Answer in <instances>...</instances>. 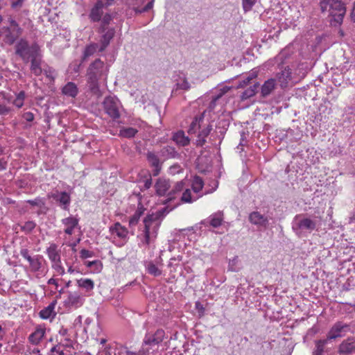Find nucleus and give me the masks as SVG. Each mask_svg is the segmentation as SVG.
I'll return each instance as SVG.
<instances>
[{
  "label": "nucleus",
  "instance_id": "nucleus-5",
  "mask_svg": "<svg viewBox=\"0 0 355 355\" xmlns=\"http://www.w3.org/2000/svg\"><path fill=\"white\" fill-rule=\"evenodd\" d=\"M120 102L118 98L113 96H107L103 102V109L112 119H116L120 117Z\"/></svg>",
  "mask_w": 355,
  "mask_h": 355
},
{
  "label": "nucleus",
  "instance_id": "nucleus-35",
  "mask_svg": "<svg viewBox=\"0 0 355 355\" xmlns=\"http://www.w3.org/2000/svg\"><path fill=\"white\" fill-rule=\"evenodd\" d=\"M56 304V300L53 301L47 307L40 311V316L43 319H48L51 318V315L55 316V313L54 311V309Z\"/></svg>",
  "mask_w": 355,
  "mask_h": 355
},
{
  "label": "nucleus",
  "instance_id": "nucleus-34",
  "mask_svg": "<svg viewBox=\"0 0 355 355\" xmlns=\"http://www.w3.org/2000/svg\"><path fill=\"white\" fill-rule=\"evenodd\" d=\"M98 44L96 43H92L87 45L83 52L81 63L85 62L88 58L93 55L97 51H98Z\"/></svg>",
  "mask_w": 355,
  "mask_h": 355
},
{
  "label": "nucleus",
  "instance_id": "nucleus-28",
  "mask_svg": "<svg viewBox=\"0 0 355 355\" xmlns=\"http://www.w3.org/2000/svg\"><path fill=\"white\" fill-rule=\"evenodd\" d=\"M62 92L65 96L75 98L78 94V89L74 83L69 82L63 87Z\"/></svg>",
  "mask_w": 355,
  "mask_h": 355
},
{
  "label": "nucleus",
  "instance_id": "nucleus-61",
  "mask_svg": "<svg viewBox=\"0 0 355 355\" xmlns=\"http://www.w3.org/2000/svg\"><path fill=\"white\" fill-rule=\"evenodd\" d=\"M85 264L89 268H92L93 266H97L96 269H98V266H101V263L98 260H95L93 261H87V262H86Z\"/></svg>",
  "mask_w": 355,
  "mask_h": 355
},
{
  "label": "nucleus",
  "instance_id": "nucleus-7",
  "mask_svg": "<svg viewBox=\"0 0 355 355\" xmlns=\"http://www.w3.org/2000/svg\"><path fill=\"white\" fill-rule=\"evenodd\" d=\"M107 71L104 62L99 58L92 62L87 71V76H92L101 78L105 72Z\"/></svg>",
  "mask_w": 355,
  "mask_h": 355
},
{
  "label": "nucleus",
  "instance_id": "nucleus-13",
  "mask_svg": "<svg viewBox=\"0 0 355 355\" xmlns=\"http://www.w3.org/2000/svg\"><path fill=\"white\" fill-rule=\"evenodd\" d=\"M104 2L102 0L96 1L94 7L92 8L89 17L93 22L100 21L103 15Z\"/></svg>",
  "mask_w": 355,
  "mask_h": 355
},
{
  "label": "nucleus",
  "instance_id": "nucleus-44",
  "mask_svg": "<svg viewBox=\"0 0 355 355\" xmlns=\"http://www.w3.org/2000/svg\"><path fill=\"white\" fill-rule=\"evenodd\" d=\"M137 132V130L133 128H123L120 130L119 135L125 137V138H131L133 137L136 133Z\"/></svg>",
  "mask_w": 355,
  "mask_h": 355
},
{
  "label": "nucleus",
  "instance_id": "nucleus-12",
  "mask_svg": "<svg viewBox=\"0 0 355 355\" xmlns=\"http://www.w3.org/2000/svg\"><path fill=\"white\" fill-rule=\"evenodd\" d=\"M174 81L175 84L173 91L179 89L188 91L191 89V84L188 81L186 74L181 71H178L174 76Z\"/></svg>",
  "mask_w": 355,
  "mask_h": 355
},
{
  "label": "nucleus",
  "instance_id": "nucleus-26",
  "mask_svg": "<svg viewBox=\"0 0 355 355\" xmlns=\"http://www.w3.org/2000/svg\"><path fill=\"white\" fill-rule=\"evenodd\" d=\"M45 334V329L41 327H37L28 337V340L33 345H37L43 338Z\"/></svg>",
  "mask_w": 355,
  "mask_h": 355
},
{
  "label": "nucleus",
  "instance_id": "nucleus-18",
  "mask_svg": "<svg viewBox=\"0 0 355 355\" xmlns=\"http://www.w3.org/2000/svg\"><path fill=\"white\" fill-rule=\"evenodd\" d=\"M64 304L67 306L78 307L83 304V298L77 292H69L68 297Z\"/></svg>",
  "mask_w": 355,
  "mask_h": 355
},
{
  "label": "nucleus",
  "instance_id": "nucleus-58",
  "mask_svg": "<svg viewBox=\"0 0 355 355\" xmlns=\"http://www.w3.org/2000/svg\"><path fill=\"white\" fill-rule=\"evenodd\" d=\"M21 255L26 259L29 263L33 259V257L29 255L28 250L27 249H21L20 251Z\"/></svg>",
  "mask_w": 355,
  "mask_h": 355
},
{
  "label": "nucleus",
  "instance_id": "nucleus-23",
  "mask_svg": "<svg viewBox=\"0 0 355 355\" xmlns=\"http://www.w3.org/2000/svg\"><path fill=\"white\" fill-rule=\"evenodd\" d=\"M100 78H94L92 76H87V85L89 91L97 97L101 96V92L99 88L98 80Z\"/></svg>",
  "mask_w": 355,
  "mask_h": 355
},
{
  "label": "nucleus",
  "instance_id": "nucleus-48",
  "mask_svg": "<svg viewBox=\"0 0 355 355\" xmlns=\"http://www.w3.org/2000/svg\"><path fill=\"white\" fill-rule=\"evenodd\" d=\"M35 227L36 223L34 221L29 220L26 222L22 226H21V230L26 234H29L33 231V230Z\"/></svg>",
  "mask_w": 355,
  "mask_h": 355
},
{
  "label": "nucleus",
  "instance_id": "nucleus-29",
  "mask_svg": "<svg viewBox=\"0 0 355 355\" xmlns=\"http://www.w3.org/2000/svg\"><path fill=\"white\" fill-rule=\"evenodd\" d=\"M159 153L165 159L175 158L180 156V154L176 151L175 148L171 146H164L160 150Z\"/></svg>",
  "mask_w": 355,
  "mask_h": 355
},
{
  "label": "nucleus",
  "instance_id": "nucleus-3",
  "mask_svg": "<svg viewBox=\"0 0 355 355\" xmlns=\"http://www.w3.org/2000/svg\"><path fill=\"white\" fill-rule=\"evenodd\" d=\"M292 228L298 235L302 232H311L316 228V221L304 214H298L293 220Z\"/></svg>",
  "mask_w": 355,
  "mask_h": 355
},
{
  "label": "nucleus",
  "instance_id": "nucleus-39",
  "mask_svg": "<svg viewBox=\"0 0 355 355\" xmlns=\"http://www.w3.org/2000/svg\"><path fill=\"white\" fill-rule=\"evenodd\" d=\"M78 287L85 289L86 291H91L94 289V283L90 279L81 278L77 280Z\"/></svg>",
  "mask_w": 355,
  "mask_h": 355
},
{
  "label": "nucleus",
  "instance_id": "nucleus-6",
  "mask_svg": "<svg viewBox=\"0 0 355 355\" xmlns=\"http://www.w3.org/2000/svg\"><path fill=\"white\" fill-rule=\"evenodd\" d=\"M351 331L349 324L343 322H336L329 331L327 339L328 340H335L337 338L344 336L347 333Z\"/></svg>",
  "mask_w": 355,
  "mask_h": 355
},
{
  "label": "nucleus",
  "instance_id": "nucleus-24",
  "mask_svg": "<svg viewBox=\"0 0 355 355\" xmlns=\"http://www.w3.org/2000/svg\"><path fill=\"white\" fill-rule=\"evenodd\" d=\"M156 193L158 196H164L170 188V182L165 179L159 178L155 184Z\"/></svg>",
  "mask_w": 355,
  "mask_h": 355
},
{
  "label": "nucleus",
  "instance_id": "nucleus-1",
  "mask_svg": "<svg viewBox=\"0 0 355 355\" xmlns=\"http://www.w3.org/2000/svg\"><path fill=\"white\" fill-rule=\"evenodd\" d=\"M320 9L322 12L328 13L331 17V24L336 26L340 25L343 20L346 12L344 3L340 0H320Z\"/></svg>",
  "mask_w": 355,
  "mask_h": 355
},
{
  "label": "nucleus",
  "instance_id": "nucleus-20",
  "mask_svg": "<svg viewBox=\"0 0 355 355\" xmlns=\"http://www.w3.org/2000/svg\"><path fill=\"white\" fill-rule=\"evenodd\" d=\"M276 87V80L275 78H270L264 82L261 87V95L262 97L266 98L269 96Z\"/></svg>",
  "mask_w": 355,
  "mask_h": 355
},
{
  "label": "nucleus",
  "instance_id": "nucleus-9",
  "mask_svg": "<svg viewBox=\"0 0 355 355\" xmlns=\"http://www.w3.org/2000/svg\"><path fill=\"white\" fill-rule=\"evenodd\" d=\"M155 0H151L143 8L139 7L143 5L144 0H124L125 4L129 8L132 9L136 15L142 12H148L153 7Z\"/></svg>",
  "mask_w": 355,
  "mask_h": 355
},
{
  "label": "nucleus",
  "instance_id": "nucleus-37",
  "mask_svg": "<svg viewBox=\"0 0 355 355\" xmlns=\"http://www.w3.org/2000/svg\"><path fill=\"white\" fill-rule=\"evenodd\" d=\"M259 87V83H255L253 85L246 89L241 96V100H246L254 96L257 94Z\"/></svg>",
  "mask_w": 355,
  "mask_h": 355
},
{
  "label": "nucleus",
  "instance_id": "nucleus-22",
  "mask_svg": "<svg viewBox=\"0 0 355 355\" xmlns=\"http://www.w3.org/2000/svg\"><path fill=\"white\" fill-rule=\"evenodd\" d=\"M62 223L67 227L64 230V232L69 235H71L73 232L74 228L78 226V219L73 216L63 218L62 220Z\"/></svg>",
  "mask_w": 355,
  "mask_h": 355
},
{
  "label": "nucleus",
  "instance_id": "nucleus-54",
  "mask_svg": "<svg viewBox=\"0 0 355 355\" xmlns=\"http://www.w3.org/2000/svg\"><path fill=\"white\" fill-rule=\"evenodd\" d=\"M53 268L60 275L64 274V268L61 266V261L60 260V262L53 263Z\"/></svg>",
  "mask_w": 355,
  "mask_h": 355
},
{
  "label": "nucleus",
  "instance_id": "nucleus-49",
  "mask_svg": "<svg viewBox=\"0 0 355 355\" xmlns=\"http://www.w3.org/2000/svg\"><path fill=\"white\" fill-rule=\"evenodd\" d=\"M200 120H202V118L198 119V118L196 117L193 119V121L191 122V123L189 128V130H188L189 134H194V133H196L197 130L200 128L199 122Z\"/></svg>",
  "mask_w": 355,
  "mask_h": 355
},
{
  "label": "nucleus",
  "instance_id": "nucleus-56",
  "mask_svg": "<svg viewBox=\"0 0 355 355\" xmlns=\"http://www.w3.org/2000/svg\"><path fill=\"white\" fill-rule=\"evenodd\" d=\"M92 255H93L92 252L85 250V249H83L80 252V257L83 259H87L88 257H92Z\"/></svg>",
  "mask_w": 355,
  "mask_h": 355
},
{
  "label": "nucleus",
  "instance_id": "nucleus-14",
  "mask_svg": "<svg viewBox=\"0 0 355 355\" xmlns=\"http://www.w3.org/2000/svg\"><path fill=\"white\" fill-rule=\"evenodd\" d=\"M99 33L101 34V36L100 39L101 45L99 46L98 51L103 52L106 49L110 44V41L114 37L115 35V30L114 28L106 29V31Z\"/></svg>",
  "mask_w": 355,
  "mask_h": 355
},
{
  "label": "nucleus",
  "instance_id": "nucleus-10",
  "mask_svg": "<svg viewBox=\"0 0 355 355\" xmlns=\"http://www.w3.org/2000/svg\"><path fill=\"white\" fill-rule=\"evenodd\" d=\"M338 353L340 355H349L355 353V338L349 337L338 345Z\"/></svg>",
  "mask_w": 355,
  "mask_h": 355
},
{
  "label": "nucleus",
  "instance_id": "nucleus-42",
  "mask_svg": "<svg viewBox=\"0 0 355 355\" xmlns=\"http://www.w3.org/2000/svg\"><path fill=\"white\" fill-rule=\"evenodd\" d=\"M148 272L155 277L159 276L162 274L161 270H159L153 262L149 261L146 265Z\"/></svg>",
  "mask_w": 355,
  "mask_h": 355
},
{
  "label": "nucleus",
  "instance_id": "nucleus-52",
  "mask_svg": "<svg viewBox=\"0 0 355 355\" xmlns=\"http://www.w3.org/2000/svg\"><path fill=\"white\" fill-rule=\"evenodd\" d=\"M181 201L183 202H188L190 203L192 202L191 199V192L190 189H187L183 193L181 196Z\"/></svg>",
  "mask_w": 355,
  "mask_h": 355
},
{
  "label": "nucleus",
  "instance_id": "nucleus-38",
  "mask_svg": "<svg viewBox=\"0 0 355 355\" xmlns=\"http://www.w3.org/2000/svg\"><path fill=\"white\" fill-rule=\"evenodd\" d=\"M112 17L111 15H110L108 13H106L105 15L102 16L101 19V25L98 28V32L102 33V32L106 31V29H112V28H110L108 26L110 21H112Z\"/></svg>",
  "mask_w": 355,
  "mask_h": 355
},
{
  "label": "nucleus",
  "instance_id": "nucleus-32",
  "mask_svg": "<svg viewBox=\"0 0 355 355\" xmlns=\"http://www.w3.org/2000/svg\"><path fill=\"white\" fill-rule=\"evenodd\" d=\"M57 245L51 243L46 250V252L49 259L53 262L58 263L60 260V255L57 250Z\"/></svg>",
  "mask_w": 355,
  "mask_h": 355
},
{
  "label": "nucleus",
  "instance_id": "nucleus-46",
  "mask_svg": "<svg viewBox=\"0 0 355 355\" xmlns=\"http://www.w3.org/2000/svg\"><path fill=\"white\" fill-rule=\"evenodd\" d=\"M203 185L204 183L202 179L198 176L195 177L192 184V189L193 191L198 193L203 188Z\"/></svg>",
  "mask_w": 355,
  "mask_h": 355
},
{
  "label": "nucleus",
  "instance_id": "nucleus-16",
  "mask_svg": "<svg viewBox=\"0 0 355 355\" xmlns=\"http://www.w3.org/2000/svg\"><path fill=\"white\" fill-rule=\"evenodd\" d=\"M42 53L40 52L39 55H36V54H35L34 58L29 60L31 61L30 70L31 73L36 76H40L43 72L44 69L42 68Z\"/></svg>",
  "mask_w": 355,
  "mask_h": 355
},
{
  "label": "nucleus",
  "instance_id": "nucleus-50",
  "mask_svg": "<svg viewBox=\"0 0 355 355\" xmlns=\"http://www.w3.org/2000/svg\"><path fill=\"white\" fill-rule=\"evenodd\" d=\"M46 77L50 80L53 81L55 77V70L49 67L43 69V72Z\"/></svg>",
  "mask_w": 355,
  "mask_h": 355
},
{
  "label": "nucleus",
  "instance_id": "nucleus-33",
  "mask_svg": "<svg viewBox=\"0 0 355 355\" xmlns=\"http://www.w3.org/2000/svg\"><path fill=\"white\" fill-rule=\"evenodd\" d=\"M212 130L211 125H207V126L202 130H201L198 135V139H196V145L198 146H202L205 142V138L210 134Z\"/></svg>",
  "mask_w": 355,
  "mask_h": 355
},
{
  "label": "nucleus",
  "instance_id": "nucleus-2",
  "mask_svg": "<svg viewBox=\"0 0 355 355\" xmlns=\"http://www.w3.org/2000/svg\"><path fill=\"white\" fill-rule=\"evenodd\" d=\"M41 52L40 48L37 43L29 45L25 39H20L15 45V53L19 55L24 62H28L34 58L35 54L39 55Z\"/></svg>",
  "mask_w": 355,
  "mask_h": 355
},
{
  "label": "nucleus",
  "instance_id": "nucleus-19",
  "mask_svg": "<svg viewBox=\"0 0 355 355\" xmlns=\"http://www.w3.org/2000/svg\"><path fill=\"white\" fill-rule=\"evenodd\" d=\"M105 355H137L136 353L129 351L126 347L122 345H115L110 347Z\"/></svg>",
  "mask_w": 355,
  "mask_h": 355
},
{
  "label": "nucleus",
  "instance_id": "nucleus-62",
  "mask_svg": "<svg viewBox=\"0 0 355 355\" xmlns=\"http://www.w3.org/2000/svg\"><path fill=\"white\" fill-rule=\"evenodd\" d=\"M249 84H250V83L248 82V80H246L245 78H244L243 80L239 81V83L236 88V89L244 88L246 86H248Z\"/></svg>",
  "mask_w": 355,
  "mask_h": 355
},
{
  "label": "nucleus",
  "instance_id": "nucleus-47",
  "mask_svg": "<svg viewBox=\"0 0 355 355\" xmlns=\"http://www.w3.org/2000/svg\"><path fill=\"white\" fill-rule=\"evenodd\" d=\"M25 98V92L24 91H21L17 96L16 98L13 101V104L18 108H20L24 105V101Z\"/></svg>",
  "mask_w": 355,
  "mask_h": 355
},
{
  "label": "nucleus",
  "instance_id": "nucleus-36",
  "mask_svg": "<svg viewBox=\"0 0 355 355\" xmlns=\"http://www.w3.org/2000/svg\"><path fill=\"white\" fill-rule=\"evenodd\" d=\"M276 78L280 83L282 87L286 86L288 80L291 79V73L288 69H284L276 74Z\"/></svg>",
  "mask_w": 355,
  "mask_h": 355
},
{
  "label": "nucleus",
  "instance_id": "nucleus-55",
  "mask_svg": "<svg viewBox=\"0 0 355 355\" xmlns=\"http://www.w3.org/2000/svg\"><path fill=\"white\" fill-rule=\"evenodd\" d=\"M12 111L11 107L3 104H0V115L6 116Z\"/></svg>",
  "mask_w": 355,
  "mask_h": 355
},
{
  "label": "nucleus",
  "instance_id": "nucleus-53",
  "mask_svg": "<svg viewBox=\"0 0 355 355\" xmlns=\"http://www.w3.org/2000/svg\"><path fill=\"white\" fill-rule=\"evenodd\" d=\"M26 202L32 206H37L39 207H42L45 205V202L40 198H37L34 200H28L26 201Z\"/></svg>",
  "mask_w": 355,
  "mask_h": 355
},
{
  "label": "nucleus",
  "instance_id": "nucleus-41",
  "mask_svg": "<svg viewBox=\"0 0 355 355\" xmlns=\"http://www.w3.org/2000/svg\"><path fill=\"white\" fill-rule=\"evenodd\" d=\"M328 340H319L315 342V349L313 352V355H323L325 345L328 343Z\"/></svg>",
  "mask_w": 355,
  "mask_h": 355
},
{
  "label": "nucleus",
  "instance_id": "nucleus-59",
  "mask_svg": "<svg viewBox=\"0 0 355 355\" xmlns=\"http://www.w3.org/2000/svg\"><path fill=\"white\" fill-rule=\"evenodd\" d=\"M151 349L150 347L147 346H144L143 344L142 348L139 351L138 353H136L137 355H149V351Z\"/></svg>",
  "mask_w": 355,
  "mask_h": 355
},
{
  "label": "nucleus",
  "instance_id": "nucleus-15",
  "mask_svg": "<svg viewBox=\"0 0 355 355\" xmlns=\"http://www.w3.org/2000/svg\"><path fill=\"white\" fill-rule=\"evenodd\" d=\"M146 159L149 164L153 168V175H158L162 168V162L158 156L154 152L148 151L146 153Z\"/></svg>",
  "mask_w": 355,
  "mask_h": 355
},
{
  "label": "nucleus",
  "instance_id": "nucleus-63",
  "mask_svg": "<svg viewBox=\"0 0 355 355\" xmlns=\"http://www.w3.org/2000/svg\"><path fill=\"white\" fill-rule=\"evenodd\" d=\"M152 179L148 178L144 181V187L145 189H149L152 185Z\"/></svg>",
  "mask_w": 355,
  "mask_h": 355
},
{
  "label": "nucleus",
  "instance_id": "nucleus-21",
  "mask_svg": "<svg viewBox=\"0 0 355 355\" xmlns=\"http://www.w3.org/2000/svg\"><path fill=\"white\" fill-rule=\"evenodd\" d=\"M52 197L54 200L60 202V206L63 209H69L71 198L70 196L66 191H62L60 193L53 194Z\"/></svg>",
  "mask_w": 355,
  "mask_h": 355
},
{
  "label": "nucleus",
  "instance_id": "nucleus-64",
  "mask_svg": "<svg viewBox=\"0 0 355 355\" xmlns=\"http://www.w3.org/2000/svg\"><path fill=\"white\" fill-rule=\"evenodd\" d=\"M257 74L255 73V72H252V73H250L249 76H248L245 79L246 80H248V82L250 83L251 81L254 79L255 78H257Z\"/></svg>",
  "mask_w": 355,
  "mask_h": 355
},
{
  "label": "nucleus",
  "instance_id": "nucleus-51",
  "mask_svg": "<svg viewBox=\"0 0 355 355\" xmlns=\"http://www.w3.org/2000/svg\"><path fill=\"white\" fill-rule=\"evenodd\" d=\"M256 2L257 0H242L243 8L245 12L251 10Z\"/></svg>",
  "mask_w": 355,
  "mask_h": 355
},
{
  "label": "nucleus",
  "instance_id": "nucleus-60",
  "mask_svg": "<svg viewBox=\"0 0 355 355\" xmlns=\"http://www.w3.org/2000/svg\"><path fill=\"white\" fill-rule=\"evenodd\" d=\"M23 118L28 121V122H31L33 121L34 119V115L32 112H25L24 114H23Z\"/></svg>",
  "mask_w": 355,
  "mask_h": 355
},
{
  "label": "nucleus",
  "instance_id": "nucleus-4",
  "mask_svg": "<svg viewBox=\"0 0 355 355\" xmlns=\"http://www.w3.org/2000/svg\"><path fill=\"white\" fill-rule=\"evenodd\" d=\"M9 25L4 28L5 42L9 45H12L17 39L22 34L23 29L19 26V23L14 19H8Z\"/></svg>",
  "mask_w": 355,
  "mask_h": 355
},
{
  "label": "nucleus",
  "instance_id": "nucleus-30",
  "mask_svg": "<svg viewBox=\"0 0 355 355\" xmlns=\"http://www.w3.org/2000/svg\"><path fill=\"white\" fill-rule=\"evenodd\" d=\"M164 209H162V211H157L156 213H153L150 215H155L157 217L155 219H154L151 222V227H150V232L152 236H154L155 238L157 236V232L159 229V225H160V219L163 216V212Z\"/></svg>",
  "mask_w": 355,
  "mask_h": 355
},
{
  "label": "nucleus",
  "instance_id": "nucleus-11",
  "mask_svg": "<svg viewBox=\"0 0 355 355\" xmlns=\"http://www.w3.org/2000/svg\"><path fill=\"white\" fill-rule=\"evenodd\" d=\"M249 221L257 227L266 228L269 224L268 217L259 211H254L249 214Z\"/></svg>",
  "mask_w": 355,
  "mask_h": 355
},
{
  "label": "nucleus",
  "instance_id": "nucleus-57",
  "mask_svg": "<svg viewBox=\"0 0 355 355\" xmlns=\"http://www.w3.org/2000/svg\"><path fill=\"white\" fill-rule=\"evenodd\" d=\"M24 0H11V7L14 9L20 8Z\"/></svg>",
  "mask_w": 355,
  "mask_h": 355
},
{
  "label": "nucleus",
  "instance_id": "nucleus-17",
  "mask_svg": "<svg viewBox=\"0 0 355 355\" xmlns=\"http://www.w3.org/2000/svg\"><path fill=\"white\" fill-rule=\"evenodd\" d=\"M155 215H148L144 220V240L143 243L148 245L150 243L151 239L154 238L152 236L150 232L151 222L156 218Z\"/></svg>",
  "mask_w": 355,
  "mask_h": 355
},
{
  "label": "nucleus",
  "instance_id": "nucleus-27",
  "mask_svg": "<svg viewBox=\"0 0 355 355\" xmlns=\"http://www.w3.org/2000/svg\"><path fill=\"white\" fill-rule=\"evenodd\" d=\"M172 139L177 145L180 146H187L190 143V139L187 137L184 132L182 130L175 132L173 135Z\"/></svg>",
  "mask_w": 355,
  "mask_h": 355
},
{
  "label": "nucleus",
  "instance_id": "nucleus-31",
  "mask_svg": "<svg viewBox=\"0 0 355 355\" xmlns=\"http://www.w3.org/2000/svg\"><path fill=\"white\" fill-rule=\"evenodd\" d=\"M223 221V211H217L213 214H211L208 218V223L213 227H218L222 225V222Z\"/></svg>",
  "mask_w": 355,
  "mask_h": 355
},
{
  "label": "nucleus",
  "instance_id": "nucleus-43",
  "mask_svg": "<svg viewBox=\"0 0 355 355\" xmlns=\"http://www.w3.org/2000/svg\"><path fill=\"white\" fill-rule=\"evenodd\" d=\"M144 209L142 206L138 207V209L135 211L134 215L130 218L129 224L130 226L136 225L143 214Z\"/></svg>",
  "mask_w": 355,
  "mask_h": 355
},
{
  "label": "nucleus",
  "instance_id": "nucleus-40",
  "mask_svg": "<svg viewBox=\"0 0 355 355\" xmlns=\"http://www.w3.org/2000/svg\"><path fill=\"white\" fill-rule=\"evenodd\" d=\"M184 183L183 181L178 182L173 189L168 193V201H171L175 198V194L180 193L184 189Z\"/></svg>",
  "mask_w": 355,
  "mask_h": 355
},
{
  "label": "nucleus",
  "instance_id": "nucleus-8",
  "mask_svg": "<svg viewBox=\"0 0 355 355\" xmlns=\"http://www.w3.org/2000/svg\"><path fill=\"white\" fill-rule=\"evenodd\" d=\"M165 336V332L163 329H157L153 334H147L144 340V346L152 349V347L157 346L161 343Z\"/></svg>",
  "mask_w": 355,
  "mask_h": 355
},
{
  "label": "nucleus",
  "instance_id": "nucleus-45",
  "mask_svg": "<svg viewBox=\"0 0 355 355\" xmlns=\"http://www.w3.org/2000/svg\"><path fill=\"white\" fill-rule=\"evenodd\" d=\"M41 257L39 255L33 257V259L29 263L31 270L33 272L38 271L42 266Z\"/></svg>",
  "mask_w": 355,
  "mask_h": 355
},
{
  "label": "nucleus",
  "instance_id": "nucleus-25",
  "mask_svg": "<svg viewBox=\"0 0 355 355\" xmlns=\"http://www.w3.org/2000/svg\"><path fill=\"white\" fill-rule=\"evenodd\" d=\"M110 231L112 234H116L119 238L125 239L128 236V230L122 226L119 223H116L114 226L110 227Z\"/></svg>",
  "mask_w": 355,
  "mask_h": 355
}]
</instances>
